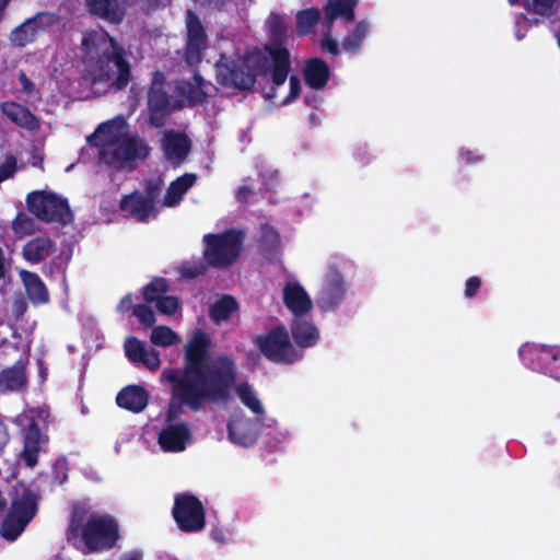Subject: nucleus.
<instances>
[{
    "mask_svg": "<svg viewBox=\"0 0 560 560\" xmlns=\"http://www.w3.org/2000/svg\"><path fill=\"white\" fill-rule=\"evenodd\" d=\"M229 439L238 445L250 446L257 441V433L247 419H236L228 423Z\"/></svg>",
    "mask_w": 560,
    "mask_h": 560,
    "instance_id": "obj_33",
    "label": "nucleus"
},
{
    "mask_svg": "<svg viewBox=\"0 0 560 560\" xmlns=\"http://www.w3.org/2000/svg\"><path fill=\"white\" fill-rule=\"evenodd\" d=\"M162 149L168 161L182 163L191 151V141L184 132L166 130L162 139Z\"/></svg>",
    "mask_w": 560,
    "mask_h": 560,
    "instance_id": "obj_19",
    "label": "nucleus"
},
{
    "mask_svg": "<svg viewBox=\"0 0 560 560\" xmlns=\"http://www.w3.org/2000/svg\"><path fill=\"white\" fill-rule=\"evenodd\" d=\"M139 363H142L150 371H156L161 365L159 352L152 348L147 349Z\"/></svg>",
    "mask_w": 560,
    "mask_h": 560,
    "instance_id": "obj_50",
    "label": "nucleus"
},
{
    "mask_svg": "<svg viewBox=\"0 0 560 560\" xmlns=\"http://www.w3.org/2000/svg\"><path fill=\"white\" fill-rule=\"evenodd\" d=\"M18 170V160L15 155L8 154L4 161L0 164V184L15 174Z\"/></svg>",
    "mask_w": 560,
    "mask_h": 560,
    "instance_id": "obj_48",
    "label": "nucleus"
},
{
    "mask_svg": "<svg viewBox=\"0 0 560 560\" xmlns=\"http://www.w3.org/2000/svg\"><path fill=\"white\" fill-rule=\"evenodd\" d=\"M151 342L159 347H168L178 342V335L168 326H156L151 332Z\"/></svg>",
    "mask_w": 560,
    "mask_h": 560,
    "instance_id": "obj_40",
    "label": "nucleus"
},
{
    "mask_svg": "<svg viewBox=\"0 0 560 560\" xmlns=\"http://www.w3.org/2000/svg\"><path fill=\"white\" fill-rule=\"evenodd\" d=\"M262 240L264 241H267V240H270V242L272 243V245H278L279 244V234L278 232L273 229V228H268L265 232H264V235H262Z\"/></svg>",
    "mask_w": 560,
    "mask_h": 560,
    "instance_id": "obj_58",
    "label": "nucleus"
},
{
    "mask_svg": "<svg viewBox=\"0 0 560 560\" xmlns=\"http://www.w3.org/2000/svg\"><path fill=\"white\" fill-rule=\"evenodd\" d=\"M267 24L270 42L266 44L265 49L272 60V83L279 86L285 82L291 68L290 52L284 46L287 24L284 20L276 13L269 15Z\"/></svg>",
    "mask_w": 560,
    "mask_h": 560,
    "instance_id": "obj_7",
    "label": "nucleus"
},
{
    "mask_svg": "<svg viewBox=\"0 0 560 560\" xmlns=\"http://www.w3.org/2000/svg\"><path fill=\"white\" fill-rule=\"evenodd\" d=\"M27 362L18 360L13 365L0 371V393H13L24 390L27 387Z\"/></svg>",
    "mask_w": 560,
    "mask_h": 560,
    "instance_id": "obj_23",
    "label": "nucleus"
},
{
    "mask_svg": "<svg viewBox=\"0 0 560 560\" xmlns=\"http://www.w3.org/2000/svg\"><path fill=\"white\" fill-rule=\"evenodd\" d=\"M143 198H145L152 206H156V201L161 195V185L153 182H148L144 188Z\"/></svg>",
    "mask_w": 560,
    "mask_h": 560,
    "instance_id": "obj_51",
    "label": "nucleus"
},
{
    "mask_svg": "<svg viewBox=\"0 0 560 560\" xmlns=\"http://www.w3.org/2000/svg\"><path fill=\"white\" fill-rule=\"evenodd\" d=\"M210 347L208 334L198 329L186 343L182 372H163L166 381L172 384L165 412L166 423H177L185 406L196 412L207 402L230 399L237 380V364L230 354L210 358Z\"/></svg>",
    "mask_w": 560,
    "mask_h": 560,
    "instance_id": "obj_1",
    "label": "nucleus"
},
{
    "mask_svg": "<svg viewBox=\"0 0 560 560\" xmlns=\"http://www.w3.org/2000/svg\"><path fill=\"white\" fill-rule=\"evenodd\" d=\"M481 288V279L477 276L469 277L466 280L464 294L466 298L471 299L476 296L477 292Z\"/></svg>",
    "mask_w": 560,
    "mask_h": 560,
    "instance_id": "obj_52",
    "label": "nucleus"
},
{
    "mask_svg": "<svg viewBox=\"0 0 560 560\" xmlns=\"http://www.w3.org/2000/svg\"><path fill=\"white\" fill-rule=\"evenodd\" d=\"M345 291L342 276L337 270L329 271L316 300L318 307L323 312L334 311L343 300Z\"/></svg>",
    "mask_w": 560,
    "mask_h": 560,
    "instance_id": "obj_16",
    "label": "nucleus"
},
{
    "mask_svg": "<svg viewBox=\"0 0 560 560\" xmlns=\"http://www.w3.org/2000/svg\"><path fill=\"white\" fill-rule=\"evenodd\" d=\"M10 43L14 47H25L37 38L36 30L34 28L33 20L26 19L23 23L14 27L10 33Z\"/></svg>",
    "mask_w": 560,
    "mask_h": 560,
    "instance_id": "obj_37",
    "label": "nucleus"
},
{
    "mask_svg": "<svg viewBox=\"0 0 560 560\" xmlns=\"http://www.w3.org/2000/svg\"><path fill=\"white\" fill-rule=\"evenodd\" d=\"M23 312H24V308L20 307V314H22Z\"/></svg>",
    "mask_w": 560,
    "mask_h": 560,
    "instance_id": "obj_64",
    "label": "nucleus"
},
{
    "mask_svg": "<svg viewBox=\"0 0 560 560\" xmlns=\"http://www.w3.org/2000/svg\"><path fill=\"white\" fill-rule=\"evenodd\" d=\"M56 250L55 243L49 237L39 236L23 247V256L32 262H40L50 257Z\"/></svg>",
    "mask_w": 560,
    "mask_h": 560,
    "instance_id": "obj_32",
    "label": "nucleus"
},
{
    "mask_svg": "<svg viewBox=\"0 0 560 560\" xmlns=\"http://www.w3.org/2000/svg\"><path fill=\"white\" fill-rule=\"evenodd\" d=\"M19 82L21 84V88H22V91L25 92L26 94H32L34 89H35V84L33 83V81L26 75L25 72L21 71L19 73Z\"/></svg>",
    "mask_w": 560,
    "mask_h": 560,
    "instance_id": "obj_55",
    "label": "nucleus"
},
{
    "mask_svg": "<svg viewBox=\"0 0 560 560\" xmlns=\"http://www.w3.org/2000/svg\"><path fill=\"white\" fill-rule=\"evenodd\" d=\"M149 402L148 392L140 385H128L116 396V404L133 413L141 412Z\"/></svg>",
    "mask_w": 560,
    "mask_h": 560,
    "instance_id": "obj_26",
    "label": "nucleus"
},
{
    "mask_svg": "<svg viewBox=\"0 0 560 560\" xmlns=\"http://www.w3.org/2000/svg\"><path fill=\"white\" fill-rule=\"evenodd\" d=\"M303 78L311 89L322 90L330 78V69L326 61L318 57L306 60L303 69Z\"/></svg>",
    "mask_w": 560,
    "mask_h": 560,
    "instance_id": "obj_27",
    "label": "nucleus"
},
{
    "mask_svg": "<svg viewBox=\"0 0 560 560\" xmlns=\"http://www.w3.org/2000/svg\"><path fill=\"white\" fill-rule=\"evenodd\" d=\"M149 153V145L139 135H122L116 145L101 151L105 163L116 170H121L136 160L147 159Z\"/></svg>",
    "mask_w": 560,
    "mask_h": 560,
    "instance_id": "obj_12",
    "label": "nucleus"
},
{
    "mask_svg": "<svg viewBox=\"0 0 560 560\" xmlns=\"http://www.w3.org/2000/svg\"><path fill=\"white\" fill-rule=\"evenodd\" d=\"M237 396L243 405L256 415H264L265 410L256 394L248 384H240L236 388Z\"/></svg>",
    "mask_w": 560,
    "mask_h": 560,
    "instance_id": "obj_39",
    "label": "nucleus"
},
{
    "mask_svg": "<svg viewBox=\"0 0 560 560\" xmlns=\"http://www.w3.org/2000/svg\"><path fill=\"white\" fill-rule=\"evenodd\" d=\"M208 267H210L206 260H195V261H185L180 266V276L184 279H195L199 276H202L207 272Z\"/></svg>",
    "mask_w": 560,
    "mask_h": 560,
    "instance_id": "obj_42",
    "label": "nucleus"
},
{
    "mask_svg": "<svg viewBox=\"0 0 560 560\" xmlns=\"http://www.w3.org/2000/svg\"><path fill=\"white\" fill-rule=\"evenodd\" d=\"M557 0H532L526 7L527 11L535 14L550 18L555 14V3Z\"/></svg>",
    "mask_w": 560,
    "mask_h": 560,
    "instance_id": "obj_45",
    "label": "nucleus"
},
{
    "mask_svg": "<svg viewBox=\"0 0 560 560\" xmlns=\"http://www.w3.org/2000/svg\"><path fill=\"white\" fill-rule=\"evenodd\" d=\"M197 175L194 173H185L173 180L164 196L163 205L174 207L183 199L184 195L194 186Z\"/></svg>",
    "mask_w": 560,
    "mask_h": 560,
    "instance_id": "obj_31",
    "label": "nucleus"
},
{
    "mask_svg": "<svg viewBox=\"0 0 560 560\" xmlns=\"http://www.w3.org/2000/svg\"><path fill=\"white\" fill-rule=\"evenodd\" d=\"M135 306V304H132V295L129 293V294H126L118 303L117 305V311L118 312H121V313H125L129 310L132 311V307Z\"/></svg>",
    "mask_w": 560,
    "mask_h": 560,
    "instance_id": "obj_57",
    "label": "nucleus"
},
{
    "mask_svg": "<svg viewBox=\"0 0 560 560\" xmlns=\"http://www.w3.org/2000/svg\"><path fill=\"white\" fill-rule=\"evenodd\" d=\"M320 10L315 7L300 10L296 13V34L299 36H306L314 32L316 25L320 21Z\"/></svg>",
    "mask_w": 560,
    "mask_h": 560,
    "instance_id": "obj_35",
    "label": "nucleus"
},
{
    "mask_svg": "<svg viewBox=\"0 0 560 560\" xmlns=\"http://www.w3.org/2000/svg\"><path fill=\"white\" fill-rule=\"evenodd\" d=\"M208 46V35L199 16L192 11L186 12V42L184 59L189 66L201 62Z\"/></svg>",
    "mask_w": 560,
    "mask_h": 560,
    "instance_id": "obj_14",
    "label": "nucleus"
},
{
    "mask_svg": "<svg viewBox=\"0 0 560 560\" xmlns=\"http://www.w3.org/2000/svg\"><path fill=\"white\" fill-rule=\"evenodd\" d=\"M301 92V83L296 75L290 77V93L288 97L285 98L284 103H288L290 101H293L299 97Z\"/></svg>",
    "mask_w": 560,
    "mask_h": 560,
    "instance_id": "obj_53",
    "label": "nucleus"
},
{
    "mask_svg": "<svg viewBox=\"0 0 560 560\" xmlns=\"http://www.w3.org/2000/svg\"><path fill=\"white\" fill-rule=\"evenodd\" d=\"M132 315L138 318L144 327H153L155 324V314L148 304H135Z\"/></svg>",
    "mask_w": 560,
    "mask_h": 560,
    "instance_id": "obj_44",
    "label": "nucleus"
},
{
    "mask_svg": "<svg viewBox=\"0 0 560 560\" xmlns=\"http://www.w3.org/2000/svg\"><path fill=\"white\" fill-rule=\"evenodd\" d=\"M145 2V8L142 9L143 12L149 13L150 11L159 8L162 0H143Z\"/></svg>",
    "mask_w": 560,
    "mask_h": 560,
    "instance_id": "obj_61",
    "label": "nucleus"
},
{
    "mask_svg": "<svg viewBox=\"0 0 560 560\" xmlns=\"http://www.w3.org/2000/svg\"><path fill=\"white\" fill-rule=\"evenodd\" d=\"M255 343L268 361L277 364H293L302 358L292 345L287 328L282 325L257 336Z\"/></svg>",
    "mask_w": 560,
    "mask_h": 560,
    "instance_id": "obj_9",
    "label": "nucleus"
},
{
    "mask_svg": "<svg viewBox=\"0 0 560 560\" xmlns=\"http://www.w3.org/2000/svg\"><path fill=\"white\" fill-rule=\"evenodd\" d=\"M170 289L165 278L156 277L143 287V299L147 303H156Z\"/></svg>",
    "mask_w": 560,
    "mask_h": 560,
    "instance_id": "obj_38",
    "label": "nucleus"
},
{
    "mask_svg": "<svg viewBox=\"0 0 560 560\" xmlns=\"http://www.w3.org/2000/svg\"><path fill=\"white\" fill-rule=\"evenodd\" d=\"M462 158H463V160H464L466 163H469V164H471V163H478V162H480V161H481V156H480V155H478V154H476L475 152L469 151V150H467V151H463V152H462Z\"/></svg>",
    "mask_w": 560,
    "mask_h": 560,
    "instance_id": "obj_59",
    "label": "nucleus"
},
{
    "mask_svg": "<svg viewBox=\"0 0 560 560\" xmlns=\"http://www.w3.org/2000/svg\"><path fill=\"white\" fill-rule=\"evenodd\" d=\"M2 114L15 125L27 130L39 128L38 118L24 105L15 102H3L0 105Z\"/></svg>",
    "mask_w": 560,
    "mask_h": 560,
    "instance_id": "obj_28",
    "label": "nucleus"
},
{
    "mask_svg": "<svg viewBox=\"0 0 560 560\" xmlns=\"http://www.w3.org/2000/svg\"><path fill=\"white\" fill-rule=\"evenodd\" d=\"M28 211L38 220L68 225L73 221V212L66 198L52 191L35 190L27 195Z\"/></svg>",
    "mask_w": 560,
    "mask_h": 560,
    "instance_id": "obj_8",
    "label": "nucleus"
},
{
    "mask_svg": "<svg viewBox=\"0 0 560 560\" xmlns=\"http://www.w3.org/2000/svg\"><path fill=\"white\" fill-rule=\"evenodd\" d=\"M92 15L113 24L119 25L126 16V7L119 0H86Z\"/></svg>",
    "mask_w": 560,
    "mask_h": 560,
    "instance_id": "obj_24",
    "label": "nucleus"
},
{
    "mask_svg": "<svg viewBox=\"0 0 560 560\" xmlns=\"http://www.w3.org/2000/svg\"><path fill=\"white\" fill-rule=\"evenodd\" d=\"M253 194V190L248 186H241L237 189V199L240 201H246L248 195Z\"/></svg>",
    "mask_w": 560,
    "mask_h": 560,
    "instance_id": "obj_60",
    "label": "nucleus"
},
{
    "mask_svg": "<svg viewBox=\"0 0 560 560\" xmlns=\"http://www.w3.org/2000/svg\"><path fill=\"white\" fill-rule=\"evenodd\" d=\"M319 47L323 51H327L332 56H337L339 54V45L338 42L334 38L332 28L326 26L324 36L319 42Z\"/></svg>",
    "mask_w": 560,
    "mask_h": 560,
    "instance_id": "obj_47",
    "label": "nucleus"
},
{
    "mask_svg": "<svg viewBox=\"0 0 560 560\" xmlns=\"http://www.w3.org/2000/svg\"><path fill=\"white\" fill-rule=\"evenodd\" d=\"M209 84L198 71H195L190 80H182L176 84L175 94L187 106L194 107L207 101Z\"/></svg>",
    "mask_w": 560,
    "mask_h": 560,
    "instance_id": "obj_17",
    "label": "nucleus"
},
{
    "mask_svg": "<svg viewBox=\"0 0 560 560\" xmlns=\"http://www.w3.org/2000/svg\"><path fill=\"white\" fill-rule=\"evenodd\" d=\"M142 552L140 550H133L125 556L124 560H142Z\"/></svg>",
    "mask_w": 560,
    "mask_h": 560,
    "instance_id": "obj_62",
    "label": "nucleus"
},
{
    "mask_svg": "<svg viewBox=\"0 0 560 560\" xmlns=\"http://www.w3.org/2000/svg\"><path fill=\"white\" fill-rule=\"evenodd\" d=\"M244 233L235 229L203 236V259L212 268L224 269L232 266L241 255Z\"/></svg>",
    "mask_w": 560,
    "mask_h": 560,
    "instance_id": "obj_6",
    "label": "nucleus"
},
{
    "mask_svg": "<svg viewBox=\"0 0 560 560\" xmlns=\"http://www.w3.org/2000/svg\"><path fill=\"white\" fill-rule=\"evenodd\" d=\"M370 25L366 21H359L352 31H350L342 39L341 47L345 51L355 54L360 50L368 33Z\"/></svg>",
    "mask_w": 560,
    "mask_h": 560,
    "instance_id": "obj_36",
    "label": "nucleus"
},
{
    "mask_svg": "<svg viewBox=\"0 0 560 560\" xmlns=\"http://www.w3.org/2000/svg\"><path fill=\"white\" fill-rule=\"evenodd\" d=\"M191 429L185 421L167 423L158 435V443L163 452H183L191 440Z\"/></svg>",
    "mask_w": 560,
    "mask_h": 560,
    "instance_id": "obj_15",
    "label": "nucleus"
},
{
    "mask_svg": "<svg viewBox=\"0 0 560 560\" xmlns=\"http://www.w3.org/2000/svg\"><path fill=\"white\" fill-rule=\"evenodd\" d=\"M240 308L237 300L231 294H223L209 307V317L214 324H221L231 319Z\"/></svg>",
    "mask_w": 560,
    "mask_h": 560,
    "instance_id": "obj_34",
    "label": "nucleus"
},
{
    "mask_svg": "<svg viewBox=\"0 0 560 560\" xmlns=\"http://www.w3.org/2000/svg\"><path fill=\"white\" fill-rule=\"evenodd\" d=\"M267 63V58L261 54L237 57L222 54L215 62V80L225 89L250 91L257 77L266 73Z\"/></svg>",
    "mask_w": 560,
    "mask_h": 560,
    "instance_id": "obj_3",
    "label": "nucleus"
},
{
    "mask_svg": "<svg viewBox=\"0 0 560 560\" xmlns=\"http://www.w3.org/2000/svg\"><path fill=\"white\" fill-rule=\"evenodd\" d=\"M31 20H33L34 28L36 30V33L38 35L39 32H45L50 27L55 26L56 24H58L60 18L55 12L40 11L37 12L35 15L31 16Z\"/></svg>",
    "mask_w": 560,
    "mask_h": 560,
    "instance_id": "obj_41",
    "label": "nucleus"
},
{
    "mask_svg": "<svg viewBox=\"0 0 560 560\" xmlns=\"http://www.w3.org/2000/svg\"><path fill=\"white\" fill-rule=\"evenodd\" d=\"M283 303L295 317H303L312 307L313 302L299 282H287L283 287Z\"/></svg>",
    "mask_w": 560,
    "mask_h": 560,
    "instance_id": "obj_22",
    "label": "nucleus"
},
{
    "mask_svg": "<svg viewBox=\"0 0 560 560\" xmlns=\"http://www.w3.org/2000/svg\"><path fill=\"white\" fill-rule=\"evenodd\" d=\"M68 534L69 536L80 534L82 541L91 552L108 550L119 539V525L113 516L107 514L92 516L82 524V516L74 512Z\"/></svg>",
    "mask_w": 560,
    "mask_h": 560,
    "instance_id": "obj_5",
    "label": "nucleus"
},
{
    "mask_svg": "<svg viewBox=\"0 0 560 560\" xmlns=\"http://www.w3.org/2000/svg\"><path fill=\"white\" fill-rule=\"evenodd\" d=\"M510 4L514 5L518 3V0H509Z\"/></svg>",
    "mask_w": 560,
    "mask_h": 560,
    "instance_id": "obj_63",
    "label": "nucleus"
},
{
    "mask_svg": "<svg viewBox=\"0 0 560 560\" xmlns=\"http://www.w3.org/2000/svg\"><path fill=\"white\" fill-rule=\"evenodd\" d=\"M10 442V434L7 424L0 420V454H3L4 448Z\"/></svg>",
    "mask_w": 560,
    "mask_h": 560,
    "instance_id": "obj_56",
    "label": "nucleus"
},
{
    "mask_svg": "<svg viewBox=\"0 0 560 560\" xmlns=\"http://www.w3.org/2000/svg\"><path fill=\"white\" fill-rule=\"evenodd\" d=\"M119 208L141 223L148 222L151 215L153 218L158 215L156 206H152L138 190L122 196Z\"/></svg>",
    "mask_w": 560,
    "mask_h": 560,
    "instance_id": "obj_21",
    "label": "nucleus"
},
{
    "mask_svg": "<svg viewBox=\"0 0 560 560\" xmlns=\"http://www.w3.org/2000/svg\"><path fill=\"white\" fill-rule=\"evenodd\" d=\"M518 355L526 368L545 374L549 377H558L560 347L538 343H524Z\"/></svg>",
    "mask_w": 560,
    "mask_h": 560,
    "instance_id": "obj_11",
    "label": "nucleus"
},
{
    "mask_svg": "<svg viewBox=\"0 0 560 560\" xmlns=\"http://www.w3.org/2000/svg\"><path fill=\"white\" fill-rule=\"evenodd\" d=\"M156 310L163 315H174L180 307L178 298L163 295L156 303Z\"/></svg>",
    "mask_w": 560,
    "mask_h": 560,
    "instance_id": "obj_46",
    "label": "nucleus"
},
{
    "mask_svg": "<svg viewBox=\"0 0 560 560\" xmlns=\"http://www.w3.org/2000/svg\"><path fill=\"white\" fill-rule=\"evenodd\" d=\"M172 515L184 533L200 532L206 527V510L202 502L191 493L175 495Z\"/></svg>",
    "mask_w": 560,
    "mask_h": 560,
    "instance_id": "obj_10",
    "label": "nucleus"
},
{
    "mask_svg": "<svg viewBox=\"0 0 560 560\" xmlns=\"http://www.w3.org/2000/svg\"><path fill=\"white\" fill-rule=\"evenodd\" d=\"M147 348L136 337H128L125 341V352L127 358L135 362L139 363Z\"/></svg>",
    "mask_w": 560,
    "mask_h": 560,
    "instance_id": "obj_43",
    "label": "nucleus"
},
{
    "mask_svg": "<svg viewBox=\"0 0 560 560\" xmlns=\"http://www.w3.org/2000/svg\"><path fill=\"white\" fill-rule=\"evenodd\" d=\"M358 3L359 0H327L323 7L326 26L334 28V23L337 20L343 23H351L355 18Z\"/></svg>",
    "mask_w": 560,
    "mask_h": 560,
    "instance_id": "obj_25",
    "label": "nucleus"
},
{
    "mask_svg": "<svg viewBox=\"0 0 560 560\" xmlns=\"http://www.w3.org/2000/svg\"><path fill=\"white\" fill-rule=\"evenodd\" d=\"M83 80L91 85L107 84L122 91L132 80L130 52L107 32H90L82 42Z\"/></svg>",
    "mask_w": 560,
    "mask_h": 560,
    "instance_id": "obj_2",
    "label": "nucleus"
},
{
    "mask_svg": "<svg viewBox=\"0 0 560 560\" xmlns=\"http://www.w3.org/2000/svg\"><path fill=\"white\" fill-rule=\"evenodd\" d=\"M52 474H54V482L56 485H62L68 479V475H67L66 467L63 464L57 463L54 466Z\"/></svg>",
    "mask_w": 560,
    "mask_h": 560,
    "instance_id": "obj_54",
    "label": "nucleus"
},
{
    "mask_svg": "<svg viewBox=\"0 0 560 560\" xmlns=\"http://www.w3.org/2000/svg\"><path fill=\"white\" fill-rule=\"evenodd\" d=\"M291 335L294 342L300 348L313 347L317 343L319 338L316 326L302 317H295L292 320Z\"/></svg>",
    "mask_w": 560,
    "mask_h": 560,
    "instance_id": "obj_29",
    "label": "nucleus"
},
{
    "mask_svg": "<svg viewBox=\"0 0 560 560\" xmlns=\"http://www.w3.org/2000/svg\"><path fill=\"white\" fill-rule=\"evenodd\" d=\"M40 495L31 486L19 481L13 488L10 508L0 526L1 536L10 541L15 540L35 517Z\"/></svg>",
    "mask_w": 560,
    "mask_h": 560,
    "instance_id": "obj_4",
    "label": "nucleus"
},
{
    "mask_svg": "<svg viewBox=\"0 0 560 560\" xmlns=\"http://www.w3.org/2000/svg\"><path fill=\"white\" fill-rule=\"evenodd\" d=\"M125 126L124 118L118 120H108L98 125L95 131L88 137V143L91 147L100 148L102 150H109L121 138L122 127Z\"/></svg>",
    "mask_w": 560,
    "mask_h": 560,
    "instance_id": "obj_20",
    "label": "nucleus"
},
{
    "mask_svg": "<svg viewBox=\"0 0 560 560\" xmlns=\"http://www.w3.org/2000/svg\"><path fill=\"white\" fill-rule=\"evenodd\" d=\"M149 124L154 128L165 126L167 117L174 110L171 96L164 89V75L156 71L147 95Z\"/></svg>",
    "mask_w": 560,
    "mask_h": 560,
    "instance_id": "obj_13",
    "label": "nucleus"
},
{
    "mask_svg": "<svg viewBox=\"0 0 560 560\" xmlns=\"http://www.w3.org/2000/svg\"><path fill=\"white\" fill-rule=\"evenodd\" d=\"M46 441L47 436L42 433L37 421L32 419L23 429L22 458L27 467L33 468L37 465L40 446Z\"/></svg>",
    "mask_w": 560,
    "mask_h": 560,
    "instance_id": "obj_18",
    "label": "nucleus"
},
{
    "mask_svg": "<svg viewBox=\"0 0 560 560\" xmlns=\"http://www.w3.org/2000/svg\"><path fill=\"white\" fill-rule=\"evenodd\" d=\"M33 220L23 212H19L12 221V228L16 233H30Z\"/></svg>",
    "mask_w": 560,
    "mask_h": 560,
    "instance_id": "obj_49",
    "label": "nucleus"
},
{
    "mask_svg": "<svg viewBox=\"0 0 560 560\" xmlns=\"http://www.w3.org/2000/svg\"><path fill=\"white\" fill-rule=\"evenodd\" d=\"M21 277L25 287L28 300L34 305L46 304L49 302V292L40 277L32 271H22Z\"/></svg>",
    "mask_w": 560,
    "mask_h": 560,
    "instance_id": "obj_30",
    "label": "nucleus"
}]
</instances>
